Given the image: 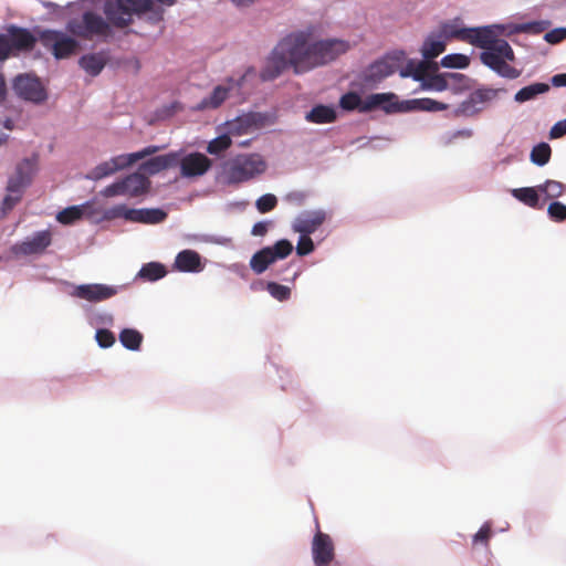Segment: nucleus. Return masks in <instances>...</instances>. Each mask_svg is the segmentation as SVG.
<instances>
[{
  "mask_svg": "<svg viewBox=\"0 0 566 566\" xmlns=\"http://www.w3.org/2000/svg\"><path fill=\"white\" fill-rule=\"evenodd\" d=\"M524 30L526 31H533L535 33H539L545 30V23L544 22H532L524 25Z\"/></svg>",
  "mask_w": 566,
  "mask_h": 566,
  "instance_id": "58",
  "label": "nucleus"
},
{
  "mask_svg": "<svg viewBox=\"0 0 566 566\" xmlns=\"http://www.w3.org/2000/svg\"><path fill=\"white\" fill-rule=\"evenodd\" d=\"M468 33L467 42L484 50L499 40L491 27L469 28Z\"/></svg>",
  "mask_w": 566,
  "mask_h": 566,
  "instance_id": "26",
  "label": "nucleus"
},
{
  "mask_svg": "<svg viewBox=\"0 0 566 566\" xmlns=\"http://www.w3.org/2000/svg\"><path fill=\"white\" fill-rule=\"evenodd\" d=\"M78 64L87 74L96 76L104 69L106 60L101 53H90L83 55Z\"/></svg>",
  "mask_w": 566,
  "mask_h": 566,
  "instance_id": "30",
  "label": "nucleus"
},
{
  "mask_svg": "<svg viewBox=\"0 0 566 566\" xmlns=\"http://www.w3.org/2000/svg\"><path fill=\"white\" fill-rule=\"evenodd\" d=\"M336 112L332 106L316 105L306 113L305 119L314 124H329L336 120Z\"/></svg>",
  "mask_w": 566,
  "mask_h": 566,
  "instance_id": "28",
  "label": "nucleus"
},
{
  "mask_svg": "<svg viewBox=\"0 0 566 566\" xmlns=\"http://www.w3.org/2000/svg\"><path fill=\"white\" fill-rule=\"evenodd\" d=\"M266 163L259 154H241L224 164L227 182L238 185L263 174Z\"/></svg>",
  "mask_w": 566,
  "mask_h": 566,
  "instance_id": "3",
  "label": "nucleus"
},
{
  "mask_svg": "<svg viewBox=\"0 0 566 566\" xmlns=\"http://www.w3.org/2000/svg\"><path fill=\"white\" fill-rule=\"evenodd\" d=\"M8 35L13 54L21 51H31L36 43V38L24 28L11 25L8 29Z\"/></svg>",
  "mask_w": 566,
  "mask_h": 566,
  "instance_id": "22",
  "label": "nucleus"
},
{
  "mask_svg": "<svg viewBox=\"0 0 566 566\" xmlns=\"http://www.w3.org/2000/svg\"><path fill=\"white\" fill-rule=\"evenodd\" d=\"M566 135V118L553 125L549 130V138L557 139Z\"/></svg>",
  "mask_w": 566,
  "mask_h": 566,
  "instance_id": "55",
  "label": "nucleus"
},
{
  "mask_svg": "<svg viewBox=\"0 0 566 566\" xmlns=\"http://www.w3.org/2000/svg\"><path fill=\"white\" fill-rule=\"evenodd\" d=\"M175 269L180 272H200L203 270L200 254L195 250H182L175 259Z\"/></svg>",
  "mask_w": 566,
  "mask_h": 566,
  "instance_id": "24",
  "label": "nucleus"
},
{
  "mask_svg": "<svg viewBox=\"0 0 566 566\" xmlns=\"http://www.w3.org/2000/svg\"><path fill=\"white\" fill-rule=\"evenodd\" d=\"M446 50L444 41L434 36H429L422 45L421 52L426 60H431L440 55Z\"/></svg>",
  "mask_w": 566,
  "mask_h": 566,
  "instance_id": "36",
  "label": "nucleus"
},
{
  "mask_svg": "<svg viewBox=\"0 0 566 566\" xmlns=\"http://www.w3.org/2000/svg\"><path fill=\"white\" fill-rule=\"evenodd\" d=\"M237 6H249L256 0H232Z\"/></svg>",
  "mask_w": 566,
  "mask_h": 566,
  "instance_id": "61",
  "label": "nucleus"
},
{
  "mask_svg": "<svg viewBox=\"0 0 566 566\" xmlns=\"http://www.w3.org/2000/svg\"><path fill=\"white\" fill-rule=\"evenodd\" d=\"M269 230V222L260 221L256 222L251 230V233L255 237H263Z\"/></svg>",
  "mask_w": 566,
  "mask_h": 566,
  "instance_id": "56",
  "label": "nucleus"
},
{
  "mask_svg": "<svg viewBox=\"0 0 566 566\" xmlns=\"http://www.w3.org/2000/svg\"><path fill=\"white\" fill-rule=\"evenodd\" d=\"M566 39V28H556L544 35V40L551 44L560 43Z\"/></svg>",
  "mask_w": 566,
  "mask_h": 566,
  "instance_id": "52",
  "label": "nucleus"
},
{
  "mask_svg": "<svg viewBox=\"0 0 566 566\" xmlns=\"http://www.w3.org/2000/svg\"><path fill=\"white\" fill-rule=\"evenodd\" d=\"M108 18L106 20L94 11H85L80 18H73L66 23V31L73 36L92 41L93 39L107 38L112 33Z\"/></svg>",
  "mask_w": 566,
  "mask_h": 566,
  "instance_id": "4",
  "label": "nucleus"
},
{
  "mask_svg": "<svg viewBox=\"0 0 566 566\" xmlns=\"http://www.w3.org/2000/svg\"><path fill=\"white\" fill-rule=\"evenodd\" d=\"M52 238L53 234L49 229L38 231L32 237L13 244L10 250L15 256L42 254L51 245Z\"/></svg>",
  "mask_w": 566,
  "mask_h": 566,
  "instance_id": "12",
  "label": "nucleus"
},
{
  "mask_svg": "<svg viewBox=\"0 0 566 566\" xmlns=\"http://www.w3.org/2000/svg\"><path fill=\"white\" fill-rule=\"evenodd\" d=\"M227 85H218L213 88L212 93L203 98L200 103H198L193 109L197 112L206 111V109H217L220 107L224 101L229 97L230 91L233 88L234 80L228 78Z\"/></svg>",
  "mask_w": 566,
  "mask_h": 566,
  "instance_id": "21",
  "label": "nucleus"
},
{
  "mask_svg": "<svg viewBox=\"0 0 566 566\" xmlns=\"http://www.w3.org/2000/svg\"><path fill=\"white\" fill-rule=\"evenodd\" d=\"M179 161V153L171 151L165 155L151 157L148 160L140 164L138 170L143 175H156L163 170L176 167Z\"/></svg>",
  "mask_w": 566,
  "mask_h": 566,
  "instance_id": "18",
  "label": "nucleus"
},
{
  "mask_svg": "<svg viewBox=\"0 0 566 566\" xmlns=\"http://www.w3.org/2000/svg\"><path fill=\"white\" fill-rule=\"evenodd\" d=\"M537 187L516 188L511 191L512 196L533 209H542L543 203L539 200Z\"/></svg>",
  "mask_w": 566,
  "mask_h": 566,
  "instance_id": "29",
  "label": "nucleus"
},
{
  "mask_svg": "<svg viewBox=\"0 0 566 566\" xmlns=\"http://www.w3.org/2000/svg\"><path fill=\"white\" fill-rule=\"evenodd\" d=\"M43 4H44V7H45L46 9H55V8H57V7H59L56 3L51 2V1L44 2Z\"/></svg>",
  "mask_w": 566,
  "mask_h": 566,
  "instance_id": "64",
  "label": "nucleus"
},
{
  "mask_svg": "<svg viewBox=\"0 0 566 566\" xmlns=\"http://www.w3.org/2000/svg\"><path fill=\"white\" fill-rule=\"evenodd\" d=\"M167 274L166 266L159 262H149L142 266L137 276L144 281L154 282Z\"/></svg>",
  "mask_w": 566,
  "mask_h": 566,
  "instance_id": "32",
  "label": "nucleus"
},
{
  "mask_svg": "<svg viewBox=\"0 0 566 566\" xmlns=\"http://www.w3.org/2000/svg\"><path fill=\"white\" fill-rule=\"evenodd\" d=\"M398 69V60L387 55L371 63L363 73V81L366 85H374L387 76L394 74Z\"/></svg>",
  "mask_w": 566,
  "mask_h": 566,
  "instance_id": "14",
  "label": "nucleus"
},
{
  "mask_svg": "<svg viewBox=\"0 0 566 566\" xmlns=\"http://www.w3.org/2000/svg\"><path fill=\"white\" fill-rule=\"evenodd\" d=\"M468 29L459 28L453 23H446L442 25L441 32L446 39H457L467 42V39H469Z\"/></svg>",
  "mask_w": 566,
  "mask_h": 566,
  "instance_id": "41",
  "label": "nucleus"
},
{
  "mask_svg": "<svg viewBox=\"0 0 566 566\" xmlns=\"http://www.w3.org/2000/svg\"><path fill=\"white\" fill-rule=\"evenodd\" d=\"M552 156V148L547 143H539L531 151V161L537 166L546 165Z\"/></svg>",
  "mask_w": 566,
  "mask_h": 566,
  "instance_id": "37",
  "label": "nucleus"
},
{
  "mask_svg": "<svg viewBox=\"0 0 566 566\" xmlns=\"http://www.w3.org/2000/svg\"><path fill=\"white\" fill-rule=\"evenodd\" d=\"M153 0H106L103 11L116 28H125L133 22L134 14L149 11Z\"/></svg>",
  "mask_w": 566,
  "mask_h": 566,
  "instance_id": "5",
  "label": "nucleus"
},
{
  "mask_svg": "<svg viewBox=\"0 0 566 566\" xmlns=\"http://www.w3.org/2000/svg\"><path fill=\"white\" fill-rule=\"evenodd\" d=\"M164 148V146L151 145L136 153L115 156L109 160L101 163L94 169H92V171L88 175V178L92 180H101L103 178L114 175L115 172L122 169H125L134 165L136 161L140 159H144L148 156H151L160 151Z\"/></svg>",
  "mask_w": 566,
  "mask_h": 566,
  "instance_id": "7",
  "label": "nucleus"
},
{
  "mask_svg": "<svg viewBox=\"0 0 566 566\" xmlns=\"http://www.w3.org/2000/svg\"><path fill=\"white\" fill-rule=\"evenodd\" d=\"M325 219L326 214L322 210L304 211L294 220L293 230L310 235L324 223Z\"/></svg>",
  "mask_w": 566,
  "mask_h": 566,
  "instance_id": "19",
  "label": "nucleus"
},
{
  "mask_svg": "<svg viewBox=\"0 0 566 566\" xmlns=\"http://www.w3.org/2000/svg\"><path fill=\"white\" fill-rule=\"evenodd\" d=\"M119 342L129 350H138L143 342V335L137 329L124 328L119 333Z\"/></svg>",
  "mask_w": 566,
  "mask_h": 566,
  "instance_id": "35",
  "label": "nucleus"
},
{
  "mask_svg": "<svg viewBox=\"0 0 566 566\" xmlns=\"http://www.w3.org/2000/svg\"><path fill=\"white\" fill-rule=\"evenodd\" d=\"M395 94L378 93L369 95L364 102L355 92L344 94L339 99V105L345 111H354L358 108L360 112H369L375 108H381L386 113L399 111L398 103L394 99Z\"/></svg>",
  "mask_w": 566,
  "mask_h": 566,
  "instance_id": "8",
  "label": "nucleus"
},
{
  "mask_svg": "<svg viewBox=\"0 0 566 566\" xmlns=\"http://www.w3.org/2000/svg\"><path fill=\"white\" fill-rule=\"evenodd\" d=\"M42 45L51 51L57 60L67 59L78 49V42L56 30H44L40 33Z\"/></svg>",
  "mask_w": 566,
  "mask_h": 566,
  "instance_id": "11",
  "label": "nucleus"
},
{
  "mask_svg": "<svg viewBox=\"0 0 566 566\" xmlns=\"http://www.w3.org/2000/svg\"><path fill=\"white\" fill-rule=\"evenodd\" d=\"M437 71V63L430 61H409L400 74L402 77L411 76L416 81H423L426 83L429 76Z\"/></svg>",
  "mask_w": 566,
  "mask_h": 566,
  "instance_id": "23",
  "label": "nucleus"
},
{
  "mask_svg": "<svg viewBox=\"0 0 566 566\" xmlns=\"http://www.w3.org/2000/svg\"><path fill=\"white\" fill-rule=\"evenodd\" d=\"M130 211H134V209L127 208L125 205H117L106 210L105 217L107 219L124 218L125 220L130 221Z\"/></svg>",
  "mask_w": 566,
  "mask_h": 566,
  "instance_id": "47",
  "label": "nucleus"
},
{
  "mask_svg": "<svg viewBox=\"0 0 566 566\" xmlns=\"http://www.w3.org/2000/svg\"><path fill=\"white\" fill-rule=\"evenodd\" d=\"M552 85L555 87L566 86V73H559L552 77Z\"/></svg>",
  "mask_w": 566,
  "mask_h": 566,
  "instance_id": "59",
  "label": "nucleus"
},
{
  "mask_svg": "<svg viewBox=\"0 0 566 566\" xmlns=\"http://www.w3.org/2000/svg\"><path fill=\"white\" fill-rule=\"evenodd\" d=\"M101 193L105 198H112V197H116V196H126L125 187L123 185V180L120 179V180H118L116 182H113V184L108 185L107 187H105L102 190Z\"/></svg>",
  "mask_w": 566,
  "mask_h": 566,
  "instance_id": "50",
  "label": "nucleus"
},
{
  "mask_svg": "<svg viewBox=\"0 0 566 566\" xmlns=\"http://www.w3.org/2000/svg\"><path fill=\"white\" fill-rule=\"evenodd\" d=\"M470 64V59L464 54H449L442 57L441 65L449 69H465Z\"/></svg>",
  "mask_w": 566,
  "mask_h": 566,
  "instance_id": "40",
  "label": "nucleus"
},
{
  "mask_svg": "<svg viewBox=\"0 0 566 566\" xmlns=\"http://www.w3.org/2000/svg\"><path fill=\"white\" fill-rule=\"evenodd\" d=\"M549 91V85L546 83H533L531 85L522 87L514 96V99L518 103H524L535 98L539 94H544Z\"/></svg>",
  "mask_w": 566,
  "mask_h": 566,
  "instance_id": "33",
  "label": "nucleus"
},
{
  "mask_svg": "<svg viewBox=\"0 0 566 566\" xmlns=\"http://www.w3.org/2000/svg\"><path fill=\"white\" fill-rule=\"evenodd\" d=\"M13 54L8 34L0 33V62L6 61Z\"/></svg>",
  "mask_w": 566,
  "mask_h": 566,
  "instance_id": "53",
  "label": "nucleus"
},
{
  "mask_svg": "<svg viewBox=\"0 0 566 566\" xmlns=\"http://www.w3.org/2000/svg\"><path fill=\"white\" fill-rule=\"evenodd\" d=\"M277 205V199L272 193H266L261 196L255 201V207L260 213H266L272 211Z\"/></svg>",
  "mask_w": 566,
  "mask_h": 566,
  "instance_id": "46",
  "label": "nucleus"
},
{
  "mask_svg": "<svg viewBox=\"0 0 566 566\" xmlns=\"http://www.w3.org/2000/svg\"><path fill=\"white\" fill-rule=\"evenodd\" d=\"M470 95L471 101L475 102L476 104L483 107L485 103L496 97L497 91L493 88H479L472 92Z\"/></svg>",
  "mask_w": 566,
  "mask_h": 566,
  "instance_id": "44",
  "label": "nucleus"
},
{
  "mask_svg": "<svg viewBox=\"0 0 566 566\" xmlns=\"http://www.w3.org/2000/svg\"><path fill=\"white\" fill-rule=\"evenodd\" d=\"M537 189L539 192L545 195L546 199L549 200L557 199L566 193V185L552 179H548L544 184L538 185Z\"/></svg>",
  "mask_w": 566,
  "mask_h": 566,
  "instance_id": "34",
  "label": "nucleus"
},
{
  "mask_svg": "<svg viewBox=\"0 0 566 566\" xmlns=\"http://www.w3.org/2000/svg\"><path fill=\"white\" fill-rule=\"evenodd\" d=\"M84 210L82 207L72 206L63 209L56 214V220L62 224H72L83 217Z\"/></svg>",
  "mask_w": 566,
  "mask_h": 566,
  "instance_id": "38",
  "label": "nucleus"
},
{
  "mask_svg": "<svg viewBox=\"0 0 566 566\" xmlns=\"http://www.w3.org/2000/svg\"><path fill=\"white\" fill-rule=\"evenodd\" d=\"M350 44L342 39H325L312 43V70L335 61L349 51Z\"/></svg>",
  "mask_w": 566,
  "mask_h": 566,
  "instance_id": "9",
  "label": "nucleus"
},
{
  "mask_svg": "<svg viewBox=\"0 0 566 566\" xmlns=\"http://www.w3.org/2000/svg\"><path fill=\"white\" fill-rule=\"evenodd\" d=\"M514 52L507 41L500 39L493 45L481 53L483 64L506 78H516L521 72L507 64L506 61H514Z\"/></svg>",
  "mask_w": 566,
  "mask_h": 566,
  "instance_id": "6",
  "label": "nucleus"
},
{
  "mask_svg": "<svg viewBox=\"0 0 566 566\" xmlns=\"http://www.w3.org/2000/svg\"><path fill=\"white\" fill-rule=\"evenodd\" d=\"M314 250V243L313 240L310 238V235L301 234L297 245H296V252L298 255H307Z\"/></svg>",
  "mask_w": 566,
  "mask_h": 566,
  "instance_id": "51",
  "label": "nucleus"
},
{
  "mask_svg": "<svg viewBox=\"0 0 566 566\" xmlns=\"http://www.w3.org/2000/svg\"><path fill=\"white\" fill-rule=\"evenodd\" d=\"M4 95H6V83H4L2 75L0 74V101L4 97Z\"/></svg>",
  "mask_w": 566,
  "mask_h": 566,
  "instance_id": "60",
  "label": "nucleus"
},
{
  "mask_svg": "<svg viewBox=\"0 0 566 566\" xmlns=\"http://www.w3.org/2000/svg\"><path fill=\"white\" fill-rule=\"evenodd\" d=\"M180 174L186 178L203 176L212 166V160L201 153H191L179 158Z\"/></svg>",
  "mask_w": 566,
  "mask_h": 566,
  "instance_id": "16",
  "label": "nucleus"
},
{
  "mask_svg": "<svg viewBox=\"0 0 566 566\" xmlns=\"http://www.w3.org/2000/svg\"><path fill=\"white\" fill-rule=\"evenodd\" d=\"M448 105L432 99V98H415L407 102V111H422V112H441L446 111Z\"/></svg>",
  "mask_w": 566,
  "mask_h": 566,
  "instance_id": "31",
  "label": "nucleus"
},
{
  "mask_svg": "<svg viewBox=\"0 0 566 566\" xmlns=\"http://www.w3.org/2000/svg\"><path fill=\"white\" fill-rule=\"evenodd\" d=\"M482 109H483L482 106H480L475 102L471 101V95H470L465 101H463L459 105L458 109L455 111V114L458 116L472 117V116L479 114Z\"/></svg>",
  "mask_w": 566,
  "mask_h": 566,
  "instance_id": "43",
  "label": "nucleus"
},
{
  "mask_svg": "<svg viewBox=\"0 0 566 566\" xmlns=\"http://www.w3.org/2000/svg\"><path fill=\"white\" fill-rule=\"evenodd\" d=\"M3 126L7 128V129H13V122L11 119H6L4 123H3Z\"/></svg>",
  "mask_w": 566,
  "mask_h": 566,
  "instance_id": "63",
  "label": "nucleus"
},
{
  "mask_svg": "<svg viewBox=\"0 0 566 566\" xmlns=\"http://www.w3.org/2000/svg\"><path fill=\"white\" fill-rule=\"evenodd\" d=\"M548 217L555 222H563L566 220V205L560 201H553L547 208Z\"/></svg>",
  "mask_w": 566,
  "mask_h": 566,
  "instance_id": "45",
  "label": "nucleus"
},
{
  "mask_svg": "<svg viewBox=\"0 0 566 566\" xmlns=\"http://www.w3.org/2000/svg\"><path fill=\"white\" fill-rule=\"evenodd\" d=\"M232 145V140L229 135L223 134L212 140L209 142L207 146V151L210 155H219L227 149H229Z\"/></svg>",
  "mask_w": 566,
  "mask_h": 566,
  "instance_id": "39",
  "label": "nucleus"
},
{
  "mask_svg": "<svg viewBox=\"0 0 566 566\" xmlns=\"http://www.w3.org/2000/svg\"><path fill=\"white\" fill-rule=\"evenodd\" d=\"M424 86L441 92L447 90L448 81L444 78L443 75L432 73L424 83Z\"/></svg>",
  "mask_w": 566,
  "mask_h": 566,
  "instance_id": "49",
  "label": "nucleus"
},
{
  "mask_svg": "<svg viewBox=\"0 0 566 566\" xmlns=\"http://www.w3.org/2000/svg\"><path fill=\"white\" fill-rule=\"evenodd\" d=\"M15 93L25 101L41 103L46 99V92L40 80L29 74L15 77L13 82Z\"/></svg>",
  "mask_w": 566,
  "mask_h": 566,
  "instance_id": "13",
  "label": "nucleus"
},
{
  "mask_svg": "<svg viewBox=\"0 0 566 566\" xmlns=\"http://www.w3.org/2000/svg\"><path fill=\"white\" fill-rule=\"evenodd\" d=\"M312 556L315 566H328L335 557V547L331 536L318 531L312 541Z\"/></svg>",
  "mask_w": 566,
  "mask_h": 566,
  "instance_id": "17",
  "label": "nucleus"
},
{
  "mask_svg": "<svg viewBox=\"0 0 566 566\" xmlns=\"http://www.w3.org/2000/svg\"><path fill=\"white\" fill-rule=\"evenodd\" d=\"M8 138L9 136L7 134L0 132V147L7 143Z\"/></svg>",
  "mask_w": 566,
  "mask_h": 566,
  "instance_id": "62",
  "label": "nucleus"
},
{
  "mask_svg": "<svg viewBox=\"0 0 566 566\" xmlns=\"http://www.w3.org/2000/svg\"><path fill=\"white\" fill-rule=\"evenodd\" d=\"M313 29L297 30L285 35L273 49L261 71L263 81L279 77L286 69L301 74L312 70Z\"/></svg>",
  "mask_w": 566,
  "mask_h": 566,
  "instance_id": "1",
  "label": "nucleus"
},
{
  "mask_svg": "<svg viewBox=\"0 0 566 566\" xmlns=\"http://www.w3.org/2000/svg\"><path fill=\"white\" fill-rule=\"evenodd\" d=\"M492 535V530L489 524H484L473 537V544H483L488 546L489 539Z\"/></svg>",
  "mask_w": 566,
  "mask_h": 566,
  "instance_id": "54",
  "label": "nucleus"
},
{
  "mask_svg": "<svg viewBox=\"0 0 566 566\" xmlns=\"http://www.w3.org/2000/svg\"><path fill=\"white\" fill-rule=\"evenodd\" d=\"M38 155H32L20 161L14 172L9 177L7 184L8 195L3 198L1 209L3 212L10 211L20 202L23 190L32 182L38 170Z\"/></svg>",
  "mask_w": 566,
  "mask_h": 566,
  "instance_id": "2",
  "label": "nucleus"
},
{
  "mask_svg": "<svg viewBox=\"0 0 566 566\" xmlns=\"http://www.w3.org/2000/svg\"><path fill=\"white\" fill-rule=\"evenodd\" d=\"M118 293V287L93 283V284H81L75 286L72 295L74 297L85 300L91 303H98L106 301Z\"/></svg>",
  "mask_w": 566,
  "mask_h": 566,
  "instance_id": "15",
  "label": "nucleus"
},
{
  "mask_svg": "<svg viewBox=\"0 0 566 566\" xmlns=\"http://www.w3.org/2000/svg\"><path fill=\"white\" fill-rule=\"evenodd\" d=\"M132 222L156 224L167 218V213L161 209H134L129 212Z\"/></svg>",
  "mask_w": 566,
  "mask_h": 566,
  "instance_id": "27",
  "label": "nucleus"
},
{
  "mask_svg": "<svg viewBox=\"0 0 566 566\" xmlns=\"http://www.w3.org/2000/svg\"><path fill=\"white\" fill-rule=\"evenodd\" d=\"M266 291L272 297L280 302L287 301L291 296V289L289 286L275 282H269L266 284Z\"/></svg>",
  "mask_w": 566,
  "mask_h": 566,
  "instance_id": "42",
  "label": "nucleus"
},
{
  "mask_svg": "<svg viewBox=\"0 0 566 566\" xmlns=\"http://www.w3.org/2000/svg\"><path fill=\"white\" fill-rule=\"evenodd\" d=\"M292 251L293 245L289 240H279L274 245L263 248L254 253L250 260V266L254 273L261 274L276 260L289 256Z\"/></svg>",
  "mask_w": 566,
  "mask_h": 566,
  "instance_id": "10",
  "label": "nucleus"
},
{
  "mask_svg": "<svg viewBox=\"0 0 566 566\" xmlns=\"http://www.w3.org/2000/svg\"><path fill=\"white\" fill-rule=\"evenodd\" d=\"M95 338L103 348H108L115 343V335L106 328L97 329Z\"/></svg>",
  "mask_w": 566,
  "mask_h": 566,
  "instance_id": "48",
  "label": "nucleus"
},
{
  "mask_svg": "<svg viewBox=\"0 0 566 566\" xmlns=\"http://www.w3.org/2000/svg\"><path fill=\"white\" fill-rule=\"evenodd\" d=\"M473 136V130L470 129V128H463V129H459V130H455L452 135H451V139H458V138H471Z\"/></svg>",
  "mask_w": 566,
  "mask_h": 566,
  "instance_id": "57",
  "label": "nucleus"
},
{
  "mask_svg": "<svg viewBox=\"0 0 566 566\" xmlns=\"http://www.w3.org/2000/svg\"><path fill=\"white\" fill-rule=\"evenodd\" d=\"M263 125V116L258 113H248L238 116L228 124V130L232 135L250 134Z\"/></svg>",
  "mask_w": 566,
  "mask_h": 566,
  "instance_id": "20",
  "label": "nucleus"
},
{
  "mask_svg": "<svg viewBox=\"0 0 566 566\" xmlns=\"http://www.w3.org/2000/svg\"><path fill=\"white\" fill-rule=\"evenodd\" d=\"M126 196L138 197L148 192L150 181L147 176L143 175L139 170L123 178Z\"/></svg>",
  "mask_w": 566,
  "mask_h": 566,
  "instance_id": "25",
  "label": "nucleus"
}]
</instances>
